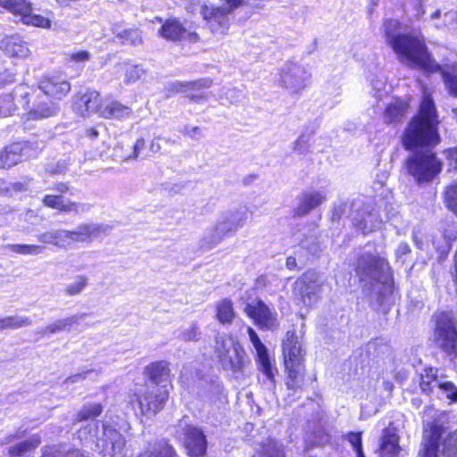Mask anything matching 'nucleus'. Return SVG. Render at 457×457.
I'll use <instances>...</instances> for the list:
<instances>
[{"mask_svg": "<svg viewBox=\"0 0 457 457\" xmlns=\"http://www.w3.org/2000/svg\"><path fill=\"white\" fill-rule=\"evenodd\" d=\"M438 123L434 101L423 87L419 112L410 121L403 138L406 149L415 150L407 161V170L419 183L430 181L441 171L442 163L429 150L440 141Z\"/></svg>", "mask_w": 457, "mask_h": 457, "instance_id": "1", "label": "nucleus"}, {"mask_svg": "<svg viewBox=\"0 0 457 457\" xmlns=\"http://www.w3.org/2000/svg\"><path fill=\"white\" fill-rule=\"evenodd\" d=\"M399 22L394 19L384 21L383 30L387 44L396 54L399 62L411 69H418L427 73L440 70L429 55L422 40L409 34L400 33Z\"/></svg>", "mask_w": 457, "mask_h": 457, "instance_id": "2", "label": "nucleus"}, {"mask_svg": "<svg viewBox=\"0 0 457 457\" xmlns=\"http://www.w3.org/2000/svg\"><path fill=\"white\" fill-rule=\"evenodd\" d=\"M125 440L123 436L115 428L103 424L102 433L97 436L96 447L102 457H124ZM172 445L162 439L151 444L147 450L139 457H176Z\"/></svg>", "mask_w": 457, "mask_h": 457, "instance_id": "3", "label": "nucleus"}, {"mask_svg": "<svg viewBox=\"0 0 457 457\" xmlns=\"http://www.w3.org/2000/svg\"><path fill=\"white\" fill-rule=\"evenodd\" d=\"M389 270L386 260L375 252L364 249L357 257L355 272L361 280L386 283L390 278Z\"/></svg>", "mask_w": 457, "mask_h": 457, "instance_id": "4", "label": "nucleus"}, {"mask_svg": "<svg viewBox=\"0 0 457 457\" xmlns=\"http://www.w3.org/2000/svg\"><path fill=\"white\" fill-rule=\"evenodd\" d=\"M420 387L422 393L435 395L439 399L447 400L449 403L457 402V386L447 380L446 376L439 374L436 368H426L420 374Z\"/></svg>", "mask_w": 457, "mask_h": 457, "instance_id": "5", "label": "nucleus"}, {"mask_svg": "<svg viewBox=\"0 0 457 457\" xmlns=\"http://www.w3.org/2000/svg\"><path fill=\"white\" fill-rule=\"evenodd\" d=\"M434 341L452 358L457 357V330L452 315L442 312L435 314Z\"/></svg>", "mask_w": 457, "mask_h": 457, "instance_id": "6", "label": "nucleus"}, {"mask_svg": "<svg viewBox=\"0 0 457 457\" xmlns=\"http://www.w3.org/2000/svg\"><path fill=\"white\" fill-rule=\"evenodd\" d=\"M174 436L182 441L191 457H202L206 453L207 440L203 430L181 420L174 427Z\"/></svg>", "mask_w": 457, "mask_h": 457, "instance_id": "7", "label": "nucleus"}, {"mask_svg": "<svg viewBox=\"0 0 457 457\" xmlns=\"http://www.w3.org/2000/svg\"><path fill=\"white\" fill-rule=\"evenodd\" d=\"M323 286L319 274L307 270L294 283V295L299 296L304 305H312L320 297Z\"/></svg>", "mask_w": 457, "mask_h": 457, "instance_id": "8", "label": "nucleus"}, {"mask_svg": "<svg viewBox=\"0 0 457 457\" xmlns=\"http://www.w3.org/2000/svg\"><path fill=\"white\" fill-rule=\"evenodd\" d=\"M167 385L147 386L144 393L136 395L138 407L144 415H154L160 411L169 399Z\"/></svg>", "mask_w": 457, "mask_h": 457, "instance_id": "9", "label": "nucleus"}, {"mask_svg": "<svg viewBox=\"0 0 457 457\" xmlns=\"http://www.w3.org/2000/svg\"><path fill=\"white\" fill-rule=\"evenodd\" d=\"M311 72L303 65L295 62H287L279 73V84L293 94H297L305 88L310 79Z\"/></svg>", "mask_w": 457, "mask_h": 457, "instance_id": "10", "label": "nucleus"}, {"mask_svg": "<svg viewBox=\"0 0 457 457\" xmlns=\"http://www.w3.org/2000/svg\"><path fill=\"white\" fill-rule=\"evenodd\" d=\"M217 354L222 367L233 373L240 371L243 368L244 349L233 338H224L217 342Z\"/></svg>", "mask_w": 457, "mask_h": 457, "instance_id": "11", "label": "nucleus"}, {"mask_svg": "<svg viewBox=\"0 0 457 457\" xmlns=\"http://www.w3.org/2000/svg\"><path fill=\"white\" fill-rule=\"evenodd\" d=\"M245 312L253 320L261 329L275 330L279 326L278 314L262 300L247 303Z\"/></svg>", "mask_w": 457, "mask_h": 457, "instance_id": "12", "label": "nucleus"}, {"mask_svg": "<svg viewBox=\"0 0 457 457\" xmlns=\"http://www.w3.org/2000/svg\"><path fill=\"white\" fill-rule=\"evenodd\" d=\"M247 333L251 343L253 344L256 352V362L258 369L262 374L271 382L274 383L277 369L273 368L268 353V349L261 341L258 335L253 328L249 327Z\"/></svg>", "mask_w": 457, "mask_h": 457, "instance_id": "13", "label": "nucleus"}, {"mask_svg": "<svg viewBox=\"0 0 457 457\" xmlns=\"http://www.w3.org/2000/svg\"><path fill=\"white\" fill-rule=\"evenodd\" d=\"M29 100L31 102V105L29 104L24 109L29 110V116L31 119L49 118L58 112L57 104L45 96L43 93H39L38 89L32 93Z\"/></svg>", "mask_w": 457, "mask_h": 457, "instance_id": "14", "label": "nucleus"}, {"mask_svg": "<svg viewBox=\"0 0 457 457\" xmlns=\"http://www.w3.org/2000/svg\"><path fill=\"white\" fill-rule=\"evenodd\" d=\"M37 89L48 98L61 100L71 91V84L61 76H46L38 81Z\"/></svg>", "mask_w": 457, "mask_h": 457, "instance_id": "15", "label": "nucleus"}, {"mask_svg": "<svg viewBox=\"0 0 457 457\" xmlns=\"http://www.w3.org/2000/svg\"><path fill=\"white\" fill-rule=\"evenodd\" d=\"M282 347L285 366L304 364L305 352L303 349L301 339L295 332H287Z\"/></svg>", "mask_w": 457, "mask_h": 457, "instance_id": "16", "label": "nucleus"}, {"mask_svg": "<svg viewBox=\"0 0 457 457\" xmlns=\"http://www.w3.org/2000/svg\"><path fill=\"white\" fill-rule=\"evenodd\" d=\"M102 110V99L100 94L96 90H87L85 93L79 94L74 104V111L82 117L100 113Z\"/></svg>", "mask_w": 457, "mask_h": 457, "instance_id": "17", "label": "nucleus"}, {"mask_svg": "<svg viewBox=\"0 0 457 457\" xmlns=\"http://www.w3.org/2000/svg\"><path fill=\"white\" fill-rule=\"evenodd\" d=\"M327 200L325 192L319 190H307L298 197V204L294 212L296 216H306L312 210L321 205Z\"/></svg>", "mask_w": 457, "mask_h": 457, "instance_id": "18", "label": "nucleus"}, {"mask_svg": "<svg viewBox=\"0 0 457 457\" xmlns=\"http://www.w3.org/2000/svg\"><path fill=\"white\" fill-rule=\"evenodd\" d=\"M212 85V80L211 79H201L195 81L190 82H180L177 81L170 85V90L179 93H186L187 96L195 102L205 101L207 96L203 94H195V91L199 90L201 88H208Z\"/></svg>", "mask_w": 457, "mask_h": 457, "instance_id": "19", "label": "nucleus"}, {"mask_svg": "<svg viewBox=\"0 0 457 457\" xmlns=\"http://www.w3.org/2000/svg\"><path fill=\"white\" fill-rule=\"evenodd\" d=\"M0 49L12 57L26 58L30 54L27 42L17 35L3 38L0 41Z\"/></svg>", "mask_w": 457, "mask_h": 457, "instance_id": "20", "label": "nucleus"}, {"mask_svg": "<svg viewBox=\"0 0 457 457\" xmlns=\"http://www.w3.org/2000/svg\"><path fill=\"white\" fill-rule=\"evenodd\" d=\"M104 231V226L96 223H84L74 230H69L70 245L74 242H89Z\"/></svg>", "mask_w": 457, "mask_h": 457, "instance_id": "21", "label": "nucleus"}, {"mask_svg": "<svg viewBox=\"0 0 457 457\" xmlns=\"http://www.w3.org/2000/svg\"><path fill=\"white\" fill-rule=\"evenodd\" d=\"M287 376L285 384L293 395L301 393L305 381V366L304 364L285 366Z\"/></svg>", "mask_w": 457, "mask_h": 457, "instance_id": "22", "label": "nucleus"}, {"mask_svg": "<svg viewBox=\"0 0 457 457\" xmlns=\"http://www.w3.org/2000/svg\"><path fill=\"white\" fill-rule=\"evenodd\" d=\"M445 433V427L441 424H431L423 431V443L420 452L437 454L440 439Z\"/></svg>", "mask_w": 457, "mask_h": 457, "instance_id": "23", "label": "nucleus"}, {"mask_svg": "<svg viewBox=\"0 0 457 457\" xmlns=\"http://www.w3.org/2000/svg\"><path fill=\"white\" fill-rule=\"evenodd\" d=\"M26 149L25 143H14L5 147L0 152V169L11 168L21 162Z\"/></svg>", "mask_w": 457, "mask_h": 457, "instance_id": "24", "label": "nucleus"}, {"mask_svg": "<svg viewBox=\"0 0 457 457\" xmlns=\"http://www.w3.org/2000/svg\"><path fill=\"white\" fill-rule=\"evenodd\" d=\"M145 373L153 382V386H159L164 383L170 382V370L169 363L165 361H160L151 363L145 368Z\"/></svg>", "mask_w": 457, "mask_h": 457, "instance_id": "25", "label": "nucleus"}, {"mask_svg": "<svg viewBox=\"0 0 457 457\" xmlns=\"http://www.w3.org/2000/svg\"><path fill=\"white\" fill-rule=\"evenodd\" d=\"M400 452L399 437L396 433L390 428L384 429L380 445L381 457H398Z\"/></svg>", "mask_w": 457, "mask_h": 457, "instance_id": "26", "label": "nucleus"}, {"mask_svg": "<svg viewBox=\"0 0 457 457\" xmlns=\"http://www.w3.org/2000/svg\"><path fill=\"white\" fill-rule=\"evenodd\" d=\"M29 96L27 86L19 85L14 88L12 94L5 95L0 98V105H11L14 112L19 104L24 108L30 104V101L27 99Z\"/></svg>", "mask_w": 457, "mask_h": 457, "instance_id": "27", "label": "nucleus"}, {"mask_svg": "<svg viewBox=\"0 0 457 457\" xmlns=\"http://www.w3.org/2000/svg\"><path fill=\"white\" fill-rule=\"evenodd\" d=\"M245 220L246 216L245 213H240L238 211H229L221 214L218 222L228 235L235 232L238 228L243 227Z\"/></svg>", "mask_w": 457, "mask_h": 457, "instance_id": "28", "label": "nucleus"}, {"mask_svg": "<svg viewBox=\"0 0 457 457\" xmlns=\"http://www.w3.org/2000/svg\"><path fill=\"white\" fill-rule=\"evenodd\" d=\"M87 316L86 313H79L67 317L64 319L58 320L52 324L48 325L41 330L43 335L46 334H56L62 331H69L71 328L75 324H79L81 320Z\"/></svg>", "mask_w": 457, "mask_h": 457, "instance_id": "29", "label": "nucleus"}, {"mask_svg": "<svg viewBox=\"0 0 457 457\" xmlns=\"http://www.w3.org/2000/svg\"><path fill=\"white\" fill-rule=\"evenodd\" d=\"M159 34L167 40H181L187 34V29L176 19L167 20L159 30Z\"/></svg>", "mask_w": 457, "mask_h": 457, "instance_id": "30", "label": "nucleus"}, {"mask_svg": "<svg viewBox=\"0 0 457 457\" xmlns=\"http://www.w3.org/2000/svg\"><path fill=\"white\" fill-rule=\"evenodd\" d=\"M26 5V9L21 8V10H19L16 14V16H20V20L22 23L45 29L50 28L51 21L49 19L42 15L33 13L31 4L27 1Z\"/></svg>", "mask_w": 457, "mask_h": 457, "instance_id": "31", "label": "nucleus"}, {"mask_svg": "<svg viewBox=\"0 0 457 457\" xmlns=\"http://www.w3.org/2000/svg\"><path fill=\"white\" fill-rule=\"evenodd\" d=\"M37 240L44 244L63 246L70 245L68 229H54L37 235Z\"/></svg>", "mask_w": 457, "mask_h": 457, "instance_id": "32", "label": "nucleus"}, {"mask_svg": "<svg viewBox=\"0 0 457 457\" xmlns=\"http://www.w3.org/2000/svg\"><path fill=\"white\" fill-rule=\"evenodd\" d=\"M255 457H286L283 445L272 438H266L256 448Z\"/></svg>", "mask_w": 457, "mask_h": 457, "instance_id": "33", "label": "nucleus"}, {"mask_svg": "<svg viewBox=\"0 0 457 457\" xmlns=\"http://www.w3.org/2000/svg\"><path fill=\"white\" fill-rule=\"evenodd\" d=\"M227 235V232L222 229V227L217 221L202 237L200 246L204 250H209L219 245Z\"/></svg>", "mask_w": 457, "mask_h": 457, "instance_id": "34", "label": "nucleus"}, {"mask_svg": "<svg viewBox=\"0 0 457 457\" xmlns=\"http://www.w3.org/2000/svg\"><path fill=\"white\" fill-rule=\"evenodd\" d=\"M132 110L129 106L123 105L119 102L113 101L104 106L100 111V116L104 119H125L132 115Z\"/></svg>", "mask_w": 457, "mask_h": 457, "instance_id": "35", "label": "nucleus"}, {"mask_svg": "<svg viewBox=\"0 0 457 457\" xmlns=\"http://www.w3.org/2000/svg\"><path fill=\"white\" fill-rule=\"evenodd\" d=\"M115 38L122 45L137 46L142 43L141 31L137 29H123L114 26L112 29Z\"/></svg>", "mask_w": 457, "mask_h": 457, "instance_id": "36", "label": "nucleus"}, {"mask_svg": "<svg viewBox=\"0 0 457 457\" xmlns=\"http://www.w3.org/2000/svg\"><path fill=\"white\" fill-rule=\"evenodd\" d=\"M41 444L39 435H33L27 440L17 443L9 447L8 453L12 457L22 456L26 453L36 449Z\"/></svg>", "mask_w": 457, "mask_h": 457, "instance_id": "37", "label": "nucleus"}, {"mask_svg": "<svg viewBox=\"0 0 457 457\" xmlns=\"http://www.w3.org/2000/svg\"><path fill=\"white\" fill-rule=\"evenodd\" d=\"M382 220L375 212L365 213L360 220L355 219L354 225L362 234H368L375 229L380 228Z\"/></svg>", "mask_w": 457, "mask_h": 457, "instance_id": "38", "label": "nucleus"}, {"mask_svg": "<svg viewBox=\"0 0 457 457\" xmlns=\"http://www.w3.org/2000/svg\"><path fill=\"white\" fill-rule=\"evenodd\" d=\"M407 112V104L396 101L389 104L384 112V120L387 124L400 122Z\"/></svg>", "mask_w": 457, "mask_h": 457, "instance_id": "39", "label": "nucleus"}, {"mask_svg": "<svg viewBox=\"0 0 457 457\" xmlns=\"http://www.w3.org/2000/svg\"><path fill=\"white\" fill-rule=\"evenodd\" d=\"M216 317L220 323L230 324L236 317L233 303L230 299H223L217 303Z\"/></svg>", "mask_w": 457, "mask_h": 457, "instance_id": "40", "label": "nucleus"}, {"mask_svg": "<svg viewBox=\"0 0 457 457\" xmlns=\"http://www.w3.org/2000/svg\"><path fill=\"white\" fill-rule=\"evenodd\" d=\"M32 325L29 317L21 315H12L0 318V331L5 329H19Z\"/></svg>", "mask_w": 457, "mask_h": 457, "instance_id": "41", "label": "nucleus"}, {"mask_svg": "<svg viewBox=\"0 0 457 457\" xmlns=\"http://www.w3.org/2000/svg\"><path fill=\"white\" fill-rule=\"evenodd\" d=\"M437 72L441 73L449 93L452 96H457V64L446 68L440 66V70Z\"/></svg>", "mask_w": 457, "mask_h": 457, "instance_id": "42", "label": "nucleus"}, {"mask_svg": "<svg viewBox=\"0 0 457 457\" xmlns=\"http://www.w3.org/2000/svg\"><path fill=\"white\" fill-rule=\"evenodd\" d=\"M91 210V204L87 203H80V202H73L69 199L62 200L59 212L73 214V215H81L88 212Z\"/></svg>", "mask_w": 457, "mask_h": 457, "instance_id": "43", "label": "nucleus"}, {"mask_svg": "<svg viewBox=\"0 0 457 457\" xmlns=\"http://www.w3.org/2000/svg\"><path fill=\"white\" fill-rule=\"evenodd\" d=\"M5 248L14 253L22 255H37L43 253L46 250L45 246L27 244H9L5 245Z\"/></svg>", "mask_w": 457, "mask_h": 457, "instance_id": "44", "label": "nucleus"}, {"mask_svg": "<svg viewBox=\"0 0 457 457\" xmlns=\"http://www.w3.org/2000/svg\"><path fill=\"white\" fill-rule=\"evenodd\" d=\"M44 457H88L79 449H66L64 446H53L45 450Z\"/></svg>", "mask_w": 457, "mask_h": 457, "instance_id": "45", "label": "nucleus"}, {"mask_svg": "<svg viewBox=\"0 0 457 457\" xmlns=\"http://www.w3.org/2000/svg\"><path fill=\"white\" fill-rule=\"evenodd\" d=\"M442 454L444 457H457V429L444 440Z\"/></svg>", "mask_w": 457, "mask_h": 457, "instance_id": "46", "label": "nucleus"}, {"mask_svg": "<svg viewBox=\"0 0 457 457\" xmlns=\"http://www.w3.org/2000/svg\"><path fill=\"white\" fill-rule=\"evenodd\" d=\"M103 411L100 403H92L84 405L83 408L78 412L76 421L86 420L90 418L99 416Z\"/></svg>", "mask_w": 457, "mask_h": 457, "instance_id": "47", "label": "nucleus"}, {"mask_svg": "<svg viewBox=\"0 0 457 457\" xmlns=\"http://www.w3.org/2000/svg\"><path fill=\"white\" fill-rule=\"evenodd\" d=\"M87 286V278L83 275L77 276L75 281L66 287L65 294L70 296L79 295Z\"/></svg>", "mask_w": 457, "mask_h": 457, "instance_id": "48", "label": "nucleus"}, {"mask_svg": "<svg viewBox=\"0 0 457 457\" xmlns=\"http://www.w3.org/2000/svg\"><path fill=\"white\" fill-rule=\"evenodd\" d=\"M112 159L118 162H125L129 159V145L122 141L117 143L112 149Z\"/></svg>", "mask_w": 457, "mask_h": 457, "instance_id": "49", "label": "nucleus"}, {"mask_svg": "<svg viewBox=\"0 0 457 457\" xmlns=\"http://www.w3.org/2000/svg\"><path fill=\"white\" fill-rule=\"evenodd\" d=\"M445 201L448 208L457 215V180L447 188Z\"/></svg>", "mask_w": 457, "mask_h": 457, "instance_id": "50", "label": "nucleus"}, {"mask_svg": "<svg viewBox=\"0 0 457 457\" xmlns=\"http://www.w3.org/2000/svg\"><path fill=\"white\" fill-rule=\"evenodd\" d=\"M145 74V71L138 65H130L126 68L125 71V82L131 84L142 78Z\"/></svg>", "mask_w": 457, "mask_h": 457, "instance_id": "51", "label": "nucleus"}, {"mask_svg": "<svg viewBox=\"0 0 457 457\" xmlns=\"http://www.w3.org/2000/svg\"><path fill=\"white\" fill-rule=\"evenodd\" d=\"M0 8L16 15L19 10L27 8L26 0H0Z\"/></svg>", "mask_w": 457, "mask_h": 457, "instance_id": "52", "label": "nucleus"}, {"mask_svg": "<svg viewBox=\"0 0 457 457\" xmlns=\"http://www.w3.org/2000/svg\"><path fill=\"white\" fill-rule=\"evenodd\" d=\"M311 136L302 134L297 140L295 141L293 149L300 154H305L309 152L311 145Z\"/></svg>", "mask_w": 457, "mask_h": 457, "instance_id": "53", "label": "nucleus"}, {"mask_svg": "<svg viewBox=\"0 0 457 457\" xmlns=\"http://www.w3.org/2000/svg\"><path fill=\"white\" fill-rule=\"evenodd\" d=\"M92 373H96V375H98L100 373V370H82L81 372H79V373H76V374H73V375L68 377L63 381L62 384H63V386L68 387L71 384L78 383L79 381L86 379Z\"/></svg>", "mask_w": 457, "mask_h": 457, "instance_id": "54", "label": "nucleus"}, {"mask_svg": "<svg viewBox=\"0 0 457 457\" xmlns=\"http://www.w3.org/2000/svg\"><path fill=\"white\" fill-rule=\"evenodd\" d=\"M301 245L312 255H316L320 250L319 241L314 236L303 239L301 242Z\"/></svg>", "mask_w": 457, "mask_h": 457, "instance_id": "55", "label": "nucleus"}, {"mask_svg": "<svg viewBox=\"0 0 457 457\" xmlns=\"http://www.w3.org/2000/svg\"><path fill=\"white\" fill-rule=\"evenodd\" d=\"M347 440L357 452L358 457H365L361 449V434L351 432L347 435Z\"/></svg>", "mask_w": 457, "mask_h": 457, "instance_id": "56", "label": "nucleus"}, {"mask_svg": "<svg viewBox=\"0 0 457 457\" xmlns=\"http://www.w3.org/2000/svg\"><path fill=\"white\" fill-rule=\"evenodd\" d=\"M62 200L63 197L62 195H46L44 196L42 203L46 207L59 211Z\"/></svg>", "mask_w": 457, "mask_h": 457, "instance_id": "57", "label": "nucleus"}, {"mask_svg": "<svg viewBox=\"0 0 457 457\" xmlns=\"http://www.w3.org/2000/svg\"><path fill=\"white\" fill-rule=\"evenodd\" d=\"M67 170V163L65 161H58L56 163H49L46 167V171L50 175L62 174Z\"/></svg>", "mask_w": 457, "mask_h": 457, "instance_id": "58", "label": "nucleus"}, {"mask_svg": "<svg viewBox=\"0 0 457 457\" xmlns=\"http://www.w3.org/2000/svg\"><path fill=\"white\" fill-rule=\"evenodd\" d=\"M145 147V141L144 138H137L133 146L129 145V159L136 160Z\"/></svg>", "mask_w": 457, "mask_h": 457, "instance_id": "59", "label": "nucleus"}, {"mask_svg": "<svg viewBox=\"0 0 457 457\" xmlns=\"http://www.w3.org/2000/svg\"><path fill=\"white\" fill-rule=\"evenodd\" d=\"M91 57V54L87 51H78L70 54V60L76 62H86Z\"/></svg>", "mask_w": 457, "mask_h": 457, "instance_id": "60", "label": "nucleus"}, {"mask_svg": "<svg viewBox=\"0 0 457 457\" xmlns=\"http://www.w3.org/2000/svg\"><path fill=\"white\" fill-rule=\"evenodd\" d=\"M449 162V166L457 170V147L450 148L445 151Z\"/></svg>", "mask_w": 457, "mask_h": 457, "instance_id": "61", "label": "nucleus"}, {"mask_svg": "<svg viewBox=\"0 0 457 457\" xmlns=\"http://www.w3.org/2000/svg\"><path fill=\"white\" fill-rule=\"evenodd\" d=\"M162 137L160 136L154 137L150 144L149 149L152 153L156 154L159 153L162 149L161 146Z\"/></svg>", "mask_w": 457, "mask_h": 457, "instance_id": "62", "label": "nucleus"}, {"mask_svg": "<svg viewBox=\"0 0 457 457\" xmlns=\"http://www.w3.org/2000/svg\"><path fill=\"white\" fill-rule=\"evenodd\" d=\"M183 134L185 136H188L192 138H197L196 137V135L199 134L200 132V128L199 127H189V126H186L183 129Z\"/></svg>", "mask_w": 457, "mask_h": 457, "instance_id": "63", "label": "nucleus"}, {"mask_svg": "<svg viewBox=\"0 0 457 457\" xmlns=\"http://www.w3.org/2000/svg\"><path fill=\"white\" fill-rule=\"evenodd\" d=\"M69 184L66 182H59L56 183L53 187L52 190H54L60 194H65L69 191Z\"/></svg>", "mask_w": 457, "mask_h": 457, "instance_id": "64", "label": "nucleus"}]
</instances>
